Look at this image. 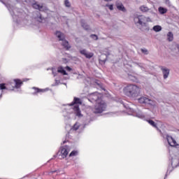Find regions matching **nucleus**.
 <instances>
[{"instance_id":"31","label":"nucleus","mask_w":179,"mask_h":179,"mask_svg":"<svg viewBox=\"0 0 179 179\" xmlns=\"http://www.w3.org/2000/svg\"><path fill=\"white\" fill-rule=\"evenodd\" d=\"M106 6L109 8L110 10H114V6L113 4H106Z\"/></svg>"},{"instance_id":"42","label":"nucleus","mask_w":179,"mask_h":179,"mask_svg":"<svg viewBox=\"0 0 179 179\" xmlns=\"http://www.w3.org/2000/svg\"><path fill=\"white\" fill-rule=\"evenodd\" d=\"M65 143H66V141H63V143H62V145H65Z\"/></svg>"},{"instance_id":"23","label":"nucleus","mask_w":179,"mask_h":179,"mask_svg":"<svg viewBox=\"0 0 179 179\" xmlns=\"http://www.w3.org/2000/svg\"><path fill=\"white\" fill-rule=\"evenodd\" d=\"M167 39L169 41H173L174 40V35L173 34V32H169L167 34Z\"/></svg>"},{"instance_id":"46","label":"nucleus","mask_w":179,"mask_h":179,"mask_svg":"<svg viewBox=\"0 0 179 179\" xmlns=\"http://www.w3.org/2000/svg\"><path fill=\"white\" fill-rule=\"evenodd\" d=\"M1 97H2V94H0V99H1Z\"/></svg>"},{"instance_id":"9","label":"nucleus","mask_w":179,"mask_h":179,"mask_svg":"<svg viewBox=\"0 0 179 179\" xmlns=\"http://www.w3.org/2000/svg\"><path fill=\"white\" fill-rule=\"evenodd\" d=\"M166 139H167L168 143H169V145H170V146H178V144L177 143L176 138H174L173 136H167Z\"/></svg>"},{"instance_id":"34","label":"nucleus","mask_w":179,"mask_h":179,"mask_svg":"<svg viewBox=\"0 0 179 179\" xmlns=\"http://www.w3.org/2000/svg\"><path fill=\"white\" fill-rule=\"evenodd\" d=\"M66 71H68L69 72H71V71H72V68L69 67V66H66Z\"/></svg>"},{"instance_id":"12","label":"nucleus","mask_w":179,"mask_h":179,"mask_svg":"<svg viewBox=\"0 0 179 179\" xmlns=\"http://www.w3.org/2000/svg\"><path fill=\"white\" fill-rule=\"evenodd\" d=\"M116 8L118 9V10H120L121 12H127V8H125V6H124V4L122 3H117L116 4Z\"/></svg>"},{"instance_id":"49","label":"nucleus","mask_w":179,"mask_h":179,"mask_svg":"<svg viewBox=\"0 0 179 179\" xmlns=\"http://www.w3.org/2000/svg\"><path fill=\"white\" fill-rule=\"evenodd\" d=\"M97 85H100V84L97 83Z\"/></svg>"},{"instance_id":"27","label":"nucleus","mask_w":179,"mask_h":179,"mask_svg":"<svg viewBox=\"0 0 179 179\" xmlns=\"http://www.w3.org/2000/svg\"><path fill=\"white\" fill-rule=\"evenodd\" d=\"M64 5L66 8H71V2H69V0H65Z\"/></svg>"},{"instance_id":"39","label":"nucleus","mask_w":179,"mask_h":179,"mask_svg":"<svg viewBox=\"0 0 179 179\" xmlns=\"http://www.w3.org/2000/svg\"><path fill=\"white\" fill-rule=\"evenodd\" d=\"M105 55H106V58H107V57H108L109 55H110V52L107 51L106 53L105 54Z\"/></svg>"},{"instance_id":"10","label":"nucleus","mask_w":179,"mask_h":179,"mask_svg":"<svg viewBox=\"0 0 179 179\" xmlns=\"http://www.w3.org/2000/svg\"><path fill=\"white\" fill-rule=\"evenodd\" d=\"M161 70L164 75V79H167L169 78V75H170V70L166 67H161Z\"/></svg>"},{"instance_id":"18","label":"nucleus","mask_w":179,"mask_h":179,"mask_svg":"<svg viewBox=\"0 0 179 179\" xmlns=\"http://www.w3.org/2000/svg\"><path fill=\"white\" fill-rule=\"evenodd\" d=\"M73 110L78 117H82V113H80V108H79V106L76 105L73 107Z\"/></svg>"},{"instance_id":"21","label":"nucleus","mask_w":179,"mask_h":179,"mask_svg":"<svg viewBox=\"0 0 179 179\" xmlns=\"http://www.w3.org/2000/svg\"><path fill=\"white\" fill-rule=\"evenodd\" d=\"M158 10L161 15H164V13H167V8L164 7H159Z\"/></svg>"},{"instance_id":"30","label":"nucleus","mask_w":179,"mask_h":179,"mask_svg":"<svg viewBox=\"0 0 179 179\" xmlns=\"http://www.w3.org/2000/svg\"><path fill=\"white\" fill-rule=\"evenodd\" d=\"M136 116L138 117V118H145V115L143 113H136Z\"/></svg>"},{"instance_id":"40","label":"nucleus","mask_w":179,"mask_h":179,"mask_svg":"<svg viewBox=\"0 0 179 179\" xmlns=\"http://www.w3.org/2000/svg\"><path fill=\"white\" fill-rule=\"evenodd\" d=\"M52 173H59V170H55L52 171Z\"/></svg>"},{"instance_id":"24","label":"nucleus","mask_w":179,"mask_h":179,"mask_svg":"<svg viewBox=\"0 0 179 179\" xmlns=\"http://www.w3.org/2000/svg\"><path fill=\"white\" fill-rule=\"evenodd\" d=\"M147 122H148V124H150V125H152V127H153L154 128H157V124H156L155 121L152 120H147Z\"/></svg>"},{"instance_id":"1","label":"nucleus","mask_w":179,"mask_h":179,"mask_svg":"<svg viewBox=\"0 0 179 179\" xmlns=\"http://www.w3.org/2000/svg\"><path fill=\"white\" fill-rule=\"evenodd\" d=\"M123 93L127 97L135 99V97H138L141 94V88L135 85H127L123 89Z\"/></svg>"},{"instance_id":"29","label":"nucleus","mask_w":179,"mask_h":179,"mask_svg":"<svg viewBox=\"0 0 179 179\" xmlns=\"http://www.w3.org/2000/svg\"><path fill=\"white\" fill-rule=\"evenodd\" d=\"M90 38H93V40H99V36L96 34H91Z\"/></svg>"},{"instance_id":"41","label":"nucleus","mask_w":179,"mask_h":179,"mask_svg":"<svg viewBox=\"0 0 179 179\" xmlns=\"http://www.w3.org/2000/svg\"><path fill=\"white\" fill-rule=\"evenodd\" d=\"M105 1V2H110V1H113V0H103Z\"/></svg>"},{"instance_id":"28","label":"nucleus","mask_w":179,"mask_h":179,"mask_svg":"<svg viewBox=\"0 0 179 179\" xmlns=\"http://www.w3.org/2000/svg\"><path fill=\"white\" fill-rule=\"evenodd\" d=\"M72 129L73 131H78L79 129V125H78V124H75L73 126V128Z\"/></svg>"},{"instance_id":"32","label":"nucleus","mask_w":179,"mask_h":179,"mask_svg":"<svg viewBox=\"0 0 179 179\" xmlns=\"http://www.w3.org/2000/svg\"><path fill=\"white\" fill-rule=\"evenodd\" d=\"M33 89H35V90H36V93H40V92H44V90H41L37 87H33Z\"/></svg>"},{"instance_id":"4","label":"nucleus","mask_w":179,"mask_h":179,"mask_svg":"<svg viewBox=\"0 0 179 179\" xmlns=\"http://www.w3.org/2000/svg\"><path fill=\"white\" fill-rule=\"evenodd\" d=\"M56 36L59 38V41H62V45H63V47H64V48H65V50L71 49V45H69V42H68V41L65 40V35H64V34H62L59 31H57Z\"/></svg>"},{"instance_id":"7","label":"nucleus","mask_w":179,"mask_h":179,"mask_svg":"<svg viewBox=\"0 0 179 179\" xmlns=\"http://www.w3.org/2000/svg\"><path fill=\"white\" fill-rule=\"evenodd\" d=\"M80 54H81V55H84V57H85V58H87V59L93 58V56L94 55L93 52H87V50H86L85 49L80 50Z\"/></svg>"},{"instance_id":"11","label":"nucleus","mask_w":179,"mask_h":179,"mask_svg":"<svg viewBox=\"0 0 179 179\" xmlns=\"http://www.w3.org/2000/svg\"><path fill=\"white\" fill-rule=\"evenodd\" d=\"M0 1L2 3H3V5H5V6H6V8L8 9V10L10 13L13 17H15V16H16V15H15V11H12V8H10V4L6 3L2 0H0Z\"/></svg>"},{"instance_id":"3","label":"nucleus","mask_w":179,"mask_h":179,"mask_svg":"<svg viewBox=\"0 0 179 179\" xmlns=\"http://www.w3.org/2000/svg\"><path fill=\"white\" fill-rule=\"evenodd\" d=\"M106 108L107 104L104 101L101 100L95 104L94 108H93V113L94 114H101L103 111H106Z\"/></svg>"},{"instance_id":"15","label":"nucleus","mask_w":179,"mask_h":179,"mask_svg":"<svg viewBox=\"0 0 179 179\" xmlns=\"http://www.w3.org/2000/svg\"><path fill=\"white\" fill-rule=\"evenodd\" d=\"M6 84L5 83H1L0 84V90H6L8 89H9V87H10V86H12V85H13V83H10V84H7V86H6Z\"/></svg>"},{"instance_id":"47","label":"nucleus","mask_w":179,"mask_h":179,"mask_svg":"<svg viewBox=\"0 0 179 179\" xmlns=\"http://www.w3.org/2000/svg\"><path fill=\"white\" fill-rule=\"evenodd\" d=\"M146 30H149V28H146Z\"/></svg>"},{"instance_id":"38","label":"nucleus","mask_w":179,"mask_h":179,"mask_svg":"<svg viewBox=\"0 0 179 179\" xmlns=\"http://www.w3.org/2000/svg\"><path fill=\"white\" fill-rule=\"evenodd\" d=\"M162 31V27L159 25H157V31Z\"/></svg>"},{"instance_id":"48","label":"nucleus","mask_w":179,"mask_h":179,"mask_svg":"<svg viewBox=\"0 0 179 179\" xmlns=\"http://www.w3.org/2000/svg\"><path fill=\"white\" fill-rule=\"evenodd\" d=\"M68 145H65V148H66Z\"/></svg>"},{"instance_id":"5","label":"nucleus","mask_w":179,"mask_h":179,"mask_svg":"<svg viewBox=\"0 0 179 179\" xmlns=\"http://www.w3.org/2000/svg\"><path fill=\"white\" fill-rule=\"evenodd\" d=\"M101 94L96 92L89 95L88 100L91 101V103H99V101H101Z\"/></svg>"},{"instance_id":"2","label":"nucleus","mask_w":179,"mask_h":179,"mask_svg":"<svg viewBox=\"0 0 179 179\" xmlns=\"http://www.w3.org/2000/svg\"><path fill=\"white\" fill-rule=\"evenodd\" d=\"M134 23L136 26H141V27H148V22H150V17H146L144 15H137L134 18Z\"/></svg>"},{"instance_id":"44","label":"nucleus","mask_w":179,"mask_h":179,"mask_svg":"<svg viewBox=\"0 0 179 179\" xmlns=\"http://www.w3.org/2000/svg\"><path fill=\"white\" fill-rule=\"evenodd\" d=\"M129 78H134V76L129 75Z\"/></svg>"},{"instance_id":"45","label":"nucleus","mask_w":179,"mask_h":179,"mask_svg":"<svg viewBox=\"0 0 179 179\" xmlns=\"http://www.w3.org/2000/svg\"><path fill=\"white\" fill-rule=\"evenodd\" d=\"M106 61H107V59H106L105 60H103V62H106Z\"/></svg>"},{"instance_id":"33","label":"nucleus","mask_w":179,"mask_h":179,"mask_svg":"<svg viewBox=\"0 0 179 179\" xmlns=\"http://www.w3.org/2000/svg\"><path fill=\"white\" fill-rule=\"evenodd\" d=\"M136 65H138V66H139L141 69L145 68L143 64L142 63H136Z\"/></svg>"},{"instance_id":"6","label":"nucleus","mask_w":179,"mask_h":179,"mask_svg":"<svg viewBox=\"0 0 179 179\" xmlns=\"http://www.w3.org/2000/svg\"><path fill=\"white\" fill-rule=\"evenodd\" d=\"M138 103L140 104H144L146 106V104H150V106H153V103H152V100H150L149 98L146 96H141L138 99Z\"/></svg>"},{"instance_id":"16","label":"nucleus","mask_w":179,"mask_h":179,"mask_svg":"<svg viewBox=\"0 0 179 179\" xmlns=\"http://www.w3.org/2000/svg\"><path fill=\"white\" fill-rule=\"evenodd\" d=\"M61 156L62 157V159H65V157H66V156H68V150H66V148L62 147L61 149Z\"/></svg>"},{"instance_id":"22","label":"nucleus","mask_w":179,"mask_h":179,"mask_svg":"<svg viewBox=\"0 0 179 179\" xmlns=\"http://www.w3.org/2000/svg\"><path fill=\"white\" fill-rule=\"evenodd\" d=\"M37 17L36 20L38 22H39V23H43V20H44V17H43V16H41V14L40 13V12L37 13Z\"/></svg>"},{"instance_id":"17","label":"nucleus","mask_w":179,"mask_h":179,"mask_svg":"<svg viewBox=\"0 0 179 179\" xmlns=\"http://www.w3.org/2000/svg\"><path fill=\"white\" fill-rule=\"evenodd\" d=\"M139 10L143 12V13H146L148 12H149L150 10V8H149V7L143 5L139 7Z\"/></svg>"},{"instance_id":"43","label":"nucleus","mask_w":179,"mask_h":179,"mask_svg":"<svg viewBox=\"0 0 179 179\" xmlns=\"http://www.w3.org/2000/svg\"><path fill=\"white\" fill-rule=\"evenodd\" d=\"M59 152H57V154L56 155H54V157H55L56 156H58Z\"/></svg>"},{"instance_id":"35","label":"nucleus","mask_w":179,"mask_h":179,"mask_svg":"<svg viewBox=\"0 0 179 179\" xmlns=\"http://www.w3.org/2000/svg\"><path fill=\"white\" fill-rule=\"evenodd\" d=\"M59 85V80H55V85H53L52 86H58Z\"/></svg>"},{"instance_id":"19","label":"nucleus","mask_w":179,"mask_h":179,"mask_svg":"<svg viewBox=\"0 0 179 179\" xmlns=\"http://www.w3.org/2000/svg\"><path fill=\"white\" fill-rule=\"evenodd\" d=\"M32 8H34V9H37L38 10H43V6H41L36 1L32 3Z\"/></svg>"},{"instance_id":"8","label":"nucleus","mask_w":179,"mask_h":179,"mask_svg":"<svg viewBox=\"0 0 179 179\" xmlns=\"http://www.w3.org/2000/svg\"><path fill=\"white\" fill-rule=\"evenodd\" d=\"M14 82H15L14 86L12 85V88L9 87V90H13L15 87L16 89H20V87H22V85H23V82L20 80V79H15Z\"/></svg>"},{"instance_id":"13","label":"nucleus","mask_w":179,"mask_h":179,"mask_svg":"<svg viewBox=\"0 0 179 179\" xmlns=\"http://www.w3.org/2000/svg\"><path fill=\"white\" fill-rule=\"evenodd\" d=\"M80 24L82 26V27H83L84 30H90V25L87 24V23H86V21H85V20H80Z\"/></svg>"},{"instance_id":"14","label":"nucleus","mask_w":179,"mask_h":179,"mask_svg":"<svg viewBox=\"0 0 179 179\" xmlns=\"http://www.w3.org/2000/svg\"><path fill=\"white\" fill-rule=\"evenodd\" d=\"M76 104H82V101L80 100V99L74 97L73 101H72V103L69 104V106H75Z\"/></svg>"},{"instance_id":"20","label":"nucleus","mask_w":179,"mask_h":179,"mask_svg":"<svg viewBox=\"0 0 179 179\" xmlns=\"http://www.w3.org/2000/svg\"><path fill=\"white\" fill-rule=\"evenodd\" d=\"M57 72L58 73H62V75H68V73H66V71H65V69H64V67H62V66H59L57 68Z\"/></svg>"},{"instance_id":"36","label":"nucleus","mask_w":179,"mask_h":179,"mask_svg":"<svg viewBox=\"0 0 179 179\" xmlns=\"http://www.w3.org/2000/svg\"><path fill=\"white\" fill-rule=\"evenodd\" d=\"M152 30H154V31L157 32V25L154 26Z\"/></svg>"},{"instance_id":"25","label":"nucleus","mask_w":179,"mask_h":179,"mask_svg":"<svg viewBox=\"0 0 179 179\" xmlns=\"http://www.w3.org/2000/svg\"><path fill=\"white\" fill-rule=\"evenodd\" d=\"M141 51L144 55H148L149 54V50L148 49L144 48V49H141Z\"/></svg>"},{"instance_id":"26","label":"nucleus","mask_w":179,"mask_h":179,"mask_svg":"<svg viewBox=\"0 0 179 179\" xmlns=\"http://www.w3.org/2000/svg\"><path fill=\"white\" fill-rule=\"evenodd\" d=\"M72 156H78V151L73 150L69 154V157H72Z\"/></svg>"},{"instance_id":"37","label":"nucleus","mask_w":179,"mask_h":179,"mask_svg":"<svg viewBox=\"0 0 179 179\" xmlns=\"http://www.w3.org/2000/svg\"><path fill=\"white\" fill-rule=\"evenodd\" d=\"M52 75H54V76H57V73L55 71V69H52Z\"/></svg>"}]
</instances>
